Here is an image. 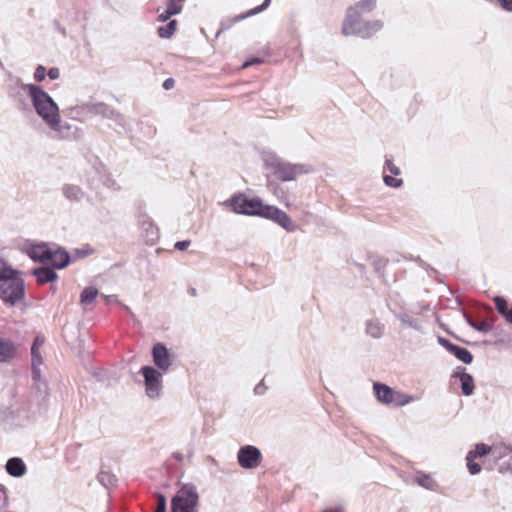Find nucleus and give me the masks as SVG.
Returning <instances> with one entry per match:
<instances>
[{
  "label": "nucleus",
  "instance_id": "obj_1",
  "mask_svg": "<svg viewBox=\"0 0 512 512\" xmlns=\"http://www.w3.org/2000/svg\"><path fill=\"white\" fill-rule=\"evenodd\" d=\"M37 84L24 83L18 76H9L5 90L7 97L13 104L14 108L23 115L32 114L31 87H37Z\"/></svg>",
  "mask_w": 512,
  "mask_h": 512
},
{
  "label": "nucleus",
  "instance_id": "obj_2",
  "mask_svg": "<svg viewBox=\"0 0 512 512\" xmlns=\"http://www.w3.org/2000/svg\"><path fill=\"white\" fill-rule=\"evenodd\" d=\"M383 28L381 20L363 21L361 14L355 8H348L342 25V33L345 36L355 35L366 39L373 36Z\"/></svg>",
  "mask_w": 512,
  "mask_h": 512
},
{
  "label": "nucleus",
  "instance_id": "obj_3",
  "mask_svg": "<svg viewBox=\"0 0 512 512\" xmlns=\"http://www.w3.org/2000/svg\"><path fill=\"white\" fill-rule=\"evenodd\" d=\"M30 105L32 112L39 116V118L46 124L51 125L57 119L60 113L58 104L53 98L41 87H31V101Z\"/></svg>",
  "mask_w": 512,
  "mask_h": 512
},
{
  "label": "nucleus",
  "instance_id": "obj_4",
  "mask_svg": "<svg viewBox=\"0 0 512 512\" xmlns=\"http://www.w3.org/2000/svg\"><path fill=\"white\" fill-rule=\"evenodd\" d=\"M263 162L266 169L270 170L277 179L284 182L293 181L297 176L310 172L306 165L285 162L274 153H265Z\"/></svg>",
  "mask_w": 512,
  "mask_h": 512
},
{
  "label": "nucleus",
  "instance_id": "obj_5",
  "mask_svg": "<svg viewBox=\"0 0 512 512\" xmlns=\"http://www.w3.org/2000/svg\"><path fill=\"white\" fill-rule=\"evenodd\" d=\"M373 392L376 399L387 406L403 407L415 401L414 396L394 390L390 386L380 382H374Z\"/></svg>",
  "mask_w": 512,
  "mask_h": 512
},
{
  "label": "nucleus",
  "instance_id": "obj_6",
  "mask_svg": "<svg viewBox=\"0 0 512 512\" xmlns=\"http://www.w3.org/2000/svg\"><path fill=\"white\" fill-rule=\"evenodd\" d=\"M19 275L8 276L7 279L0 281V299L11 306L22 300L25 295L24 281Z\"/></svg>",
  "mask_w": 512,
  "mask_h": 512
},
{
  "label": "nucleus",
  "instance_id": "obj_7",
  "mask_svg": "<svg viewBox=\"0 0 512 512\" xmlns=\"http://www.w3.org/2000/svg\"><path fill=\"white\" fill-rule=\"evenodd\" d=\"M199 496L193 485H183L172 499V512H197Z\"/></svg>",
  "mask_w": 512,
  "mask_h": 512
},
{
  "label": "nucleus",
  "instance_id": "obj_8",
  "mask_svg": "<svg viewBox=\"0 0 512 512\" xmlns=\"http://www.w3.org/2000/svg\"><path fill=\"white\" fill-rule=\"evenodd\" d=\"M139 373L144 378L145 395L151 400H158L163 394V374L153 366H143Z\"/></svg>",
  "mask_w": 512,
  "mask_h": 512
},
{
  "label": "nucleus",
  "instance_id": "obj_9",
  "mask_svg": "<svg viewBox=\"0 0 512 512\" xmlns=\"http://www.w3.org/2000/svg\"><path fill=\"white\" fill-rule=\"evenodd\" d=\"M496 450H470L467 457V467L472 475L479 473L484 467L485 469H493L498 456L495 455Z\"/></svg>",
  "mask_w": 512,
  "mask_h": 512
},
{
  "label": "nucleus",
  "instance_id": "obj_10",
  "mask_svg": "<svg viewBox=\"0 0 512 512\" xmlns=\"http://www.w3.org/2000/svg\"><path fill=\"white\" fill-rule=\"evenodd\" d=\"M31 422V416L21 407H6L0 410V425L5 429L23 427Z\"/></svg>",
  "mask_w": 512,
  "mask_h": 512
},
{
  "label": "nucleus",
  "instance_id": "obj_11",
  "mask_svg": "<svg viewBox=\"0 0 512 512\" xmlns=\"http://www.w3.org/2000/svg\"><path fill=\"white\" fill-rule=\"evenodd\" d=\"M256 216L274 221L287 232H294L297 229V225L292 222L288 214L275 206L265 205L261 202Z\"/></svg>",
  "mask_w": 512,
  "mask_h": 512
},
{
  "label": "nucleus",
  "instance_id": "obj_12",
  "mask_svg": "<svg viewBox=\"0 0 512 512\" xmlns=\"http://www.w3.org/2000/svg\"><path fill=\"white\" fill-rule=\"evenodd\" d=\"M261 200L258 198H247L243 194L234 195L223 202V205L230 207L237 214L256 216Z\"/></svg>",
  "mask_w": 512,
  "mask_h": 512
},
{
  "label": "nucleus",
  "instance_id": "obj_13",
  "mask_svg": "<svg viewBox=\"0 0 512 512\" xmlns=\"http://www.w3.org/2000/svg\"><path fill=\"white\" fill-rule=\"evenodd\" d=\"M136 218L141 236L145 239L147 244L154 245L160 236L158 226L143 210L138 211Z\"/></svg>",
  "mask_w": 512,
  "mask_h": 512
},
{
  "label": "nucleus",
  "instance_id": "obj_14",
  "mask_svg": "<svg viewBox=\"0 0 512 512\" xmlns=\"http://www.w3.org/2000/svg\"><path fill=\"white\" fill-rule=\"evenodd\" d=\"M95 102L93 101H80L73 105L68 106L64 112L71 120L81 123L86 122L89 118L94 116Z\"/></svg>",
  "mask_w": 512,
  "mask_h": 512
},
{
  "label": "nucleus",
  "instance_id": "obj_15",
  "mask_svg": "<svg viewBox=\"0 0 512 512\" xmlns=\"http://www.w3.org/2000/svg\"><path fill=\"white\" fill-rule=\"evenodd\" d=\"M152 358L156 369L162 373H167L172 366V356L163 343L153 345Z\"/></svg>",
  "mask_w": 512,
  "mask_h": 512
},
{
  "label": "nucleus",
  "instance_id": "obj_16",
  "mask_svg": "<svg viewBox=\"0 0 512 512\" xmlns=\"http://www.w3.org/2000/svg\"><path fill=\"white\" fill-rule=\"evenodd\" d=\"M94 116H100L103 119L112 120L122 129L126 128L125 117L117 110L103 102H95Z\"/></svg>",
  "mask_w": 512,
  "mask_h": 512
},
{
  "label": "nucleus",
  "instance_id": "obj_17",
  "mask_svg": "<svg viewBox=\"0 0 512 512\" xmlns=\"http://www.w3.org/2000/svg\"><path fill=\"white\" fill-rule=\"evenodd\" d=\"M55 123L51 125H47V127L54 134V137L57 139H71L75 137L78 128L73 125L62 122L60 113L57 115V119L54 120Z\"/></svg>",
  "mask_w": 512,
  "mask_h": 512
},
{
  "label": "nucleus",
  "instance_id": "obj_18",
  "mask_svg": "<svg viewBox=\"0 0 512 512\" xmlns=\"http://www.w3.org/2000/svg\"><path fill=\"white\" fill-rule=\"evenodd\" d=\"M270 2H271V0H265V1H263V3L261 5L255 7V8H252L245 13L236 15L233 18L223 19L221 21V29L218 31V34L224 30L230 29L234 24L266 10L268 8V6L270 5Z\"/></svg>",
  "mask_w": 512,
  "mask_h": 512
},
{
  "label": "nucleus",
  "instance_id": "obj_19",
  "mask_svg": "<svg viewBox=\"0 0 512 512\" xmlns=\"http://www.w3.org/2000/svg\"><path fill=\"white\" fill-rule=\"evenodd\" d=\"M26 253L33 261L46 263L51 257V247L46 243L29 244Z\"/></svg>",
  "mask_w": 512,
  "mask_h": 512
},
{
  "label": "nucleus",
  "instance_id": "obj_20",
  "mask_svg": "<svg viewBox=\"0 0 512 512\" xmlns=\"http://www.w3.org/2000/svg\"><path fill=\"white\" fill-rule=\"evenodd\" d=\"M260 460V450H239L238 452V461L243 468L257 467Z\"/></svg>",
  "mask_w": 512,
  "mask_h": 512
},
{
  "label": "nucleus",
  "instance_id": "obj_21",
  "mask_svg": "<svg viewBox=\"0 0 512 512\" xmlns=\"http://www.w3.org/2000/svg\"><path fill=\"white\" fill-rule=\"evenodd\" d=\"M458 370L455 371L452 377H458L461 382V389L465 396H470L473 394L475 386L474 379L471 374L465 372V368L458 367Z\"/></svg>",
  "mask_w": 512,
  "mask_h": 512
},
{
  "label": "nucleus",
  "instance_id": "obj_22",
  "mask_svg": "<svg viewBox=\"0 0 512 512\" xmlns=\"http://www.w3.org/2000/svg\"><path fill=\"white\" fill-rule=\"evenodd\" d=\"M63 196L69 201V202H81L84 197L86 196V193L84 190L75 184L66 183L61 188Z\"/></svg>",
  "mask_w": 512,
  "mask_h": 512
},
{
  "label": "nucleus",
  "instance_id": "obj_23",
  "mask_svg": "<svg viewBox=\"0 0 512 512\" xmlns=\"http://www.w3.org/2000/svg\"><path fill=\"white\" fill-rule=\"evenodd\" d=\"M53 268L63 269L70 263V256L64 249H53L51 248V257L48 259Z\"/></svg>",
  "mask_w": 512,
  "mask_h": 512
},
{
  "label": "nucleus",
  "instance_id": "obj_24",
  "mask_svg": "<svg viewBox=\"0 0 512 512\" xmlns=\"http://www.w3.org/2000/svg\"><path fill=\"white\" fill-rule=\"evenodd\" d=\"M31 358L32 379H39V374H41L40 366L42 365V357L38 349V338L35 339L31 347Z\"/></svg>",
  "mask_w": 512,
  "mask_h": 512
},
{
  "label": "nucleus",
  "instance_id": "obj_25",
  "mask_svg": "<svg viewBox=\"0 0 512 512\" xmlns=\"http://www.w3.org/2000/svg\"><path fill=\"white\" fill-rule=\"evenodd\" d=\"M32 275H34L39 284H46L49 282H53L57 279L58 275L54 271V269L49 267H38L32 270Z\"/></svg>",
  "mask_w": 512,
  "mask_h": 512
},
{
  "label": "nucleus",
  "instance_id": "obj_26",
  "mask_svg": "<svg viewBox=\"0 0 512 512\" xmlns=\"http://www.w3.org/2000/svg\"><path fill=\"white\" fill-rule=\"evenodd\" d=\"M6 471L13 477H21L26 473V465L21 458H10L6 463Z\"/></svg>",
  "mask_w": 512,
  "mask_h": 512
},
{
  "label": "nucleus",
  "instance_id": "obj_27",
  "mask_svg": "<svg viewBox=\"0 0 512 512\" xmlns=\"http://www.w3.org/2000/svg\"><path fill=\"white\" fill-rule=\"evenodd\" d=\"M385 326L378 319H370L366 322V333L374 339L383 336Z\"/></svg>",
  "mask_w": 512,
  "mask_h": 512
},
{
  "label": "nucleus",
  "instance_id": "obj_28",
  "mask_svg": "<svg viewBox=\"0 0 512 512\" xmlns=\"http://www.w3.org/2000/svg\"><path fill=\"white\" fill-rule=\"evenodd\" d=\"M395 316L401 322L402 326L410 327L416 331L422 332L423 327L421 323L417 319L413 318L409 313L399 312L396 313Z\"/></svg>",
  "mask_w": 512,
  "mask_h": 512
},
{
  "label": "nucleus",
  "instance_id": "obj_29",
  "mask_svg": "<svg viewBox=\"0 0 512 512\" xmlns=\"http://www.w3.org/2000/svg\"><path fill=\"white\" fill-rule=\"evenodd\" d=\"M493 301L497 311L506 319L507 322L512 323V307H508L506 299L502 296H495Z\"/></svg>",
  "mask_w": 512,
  "mask_h": 512
},
{
  "label": "nucleus",
  "instance_id": "obj_30",
  "mask_svg": "<svg viewBox=\"0 0 512 512\" xmlns=\"http://www.w3.org/2000/svg\"><path fill=\"white\" fill-rule=\"evenodd\" d=\"M15 356V346L11 341L0 338V363L7 362Z\"/></svg>",
  "mask_w": 512,
  "mask_h": 512
},
{
  "label": "nucleus",
  "instance_id": "obj_31",
  "mask_svg": "<svg viewBox=\"0 0 512 512\" xmlns=\"http://www.w3.org/2000/svg\"><path fill=\"white\" fill-rule=\"evenodd\" d=\"M32 381L37 400L44 401L49 395L47 382L42 379L41 374H39V379H32Z\"/></svg>",
  "mask_w": 512,
  "mask_h": 512
},
{
  "label": "nucleus",
  "instance_id": "obj_32",
  "mask_svg": "<svg viewBox=\"0 0 512 512\" xmlns=\"http://www.w3.org/2000/svg\"><path fill=\"white\" fill-rule=\"evenodd\" d=\"M451 354H453L458 360L465 364H470L473 361L472 353L468 349L460 347L456 344L452 349Z\"/></svg>",
  "mask_w": 512,
  "mask_h": 512
},
{
  "label": "nucleus",
  "instance_id": "obj_33",
  "mask_svg": "<svg viewBox=\"0 0 512 512\" xmlns=\"http://www.w3.org/2000/svg\"><path fill=\"white\" fill-rule=\"evenodd\" d=\"M464 317L467 323L474 328L475 330L483 333H488L493 329L492 324L487 321H475L471 317H469L466 313H464Z\"/></svg>",
  "mask_w": 512,
  "mask_h": 512
},
{
  "label": "nucleus",
  "instance_id": "obj_34",
  "mask_svg": "<svg viewBox=\"0 0 512 512\" xmlns=\"http://www.w3.org/2000/svg\"><path fill=\"white\" fill-rule=\"evenodd\" d=\"M97 296H98V290L96 288L91 287V286L86 287L81 292L80 302L84 306L92 304Z\"/></svg>",
  "mask_w": 512,
  "mask_h": 512
},
{
  "label": "nucleus",
  "instance_id": "obj_35",
  "mask_svg": "<svg viewBox=\"0 0 512 512\" xmlns=\"http://www.w3.org/2000/svg\"><path fill=\"white\" fill-rule=\"evenodd\" d=\"M377 0H360L354 6H350L349 8H355L356 12L360 13H370L376 7Z\"/></svg>",
  "mask_w": 512,
  "mask_h": 512
},
{
  "label": "nucleus",
  "instance_id": "obj_36",
  "mask_svg": "<svg viewBox=\"0 0 512 512\" xmlns=\"http://www.w3.org/2000/svg\"><path fill=\"white\" fill-rule=\"evenodd\" d=\"M20 274V271L12 266L2 257H0V281L7 279L8 276Z\"/></svg>",
  "mask_w": 512,
  "mask_h": 512
},
{
  "label": "nucleus",
  "instance_id": "obj_37",
  "mask_svg": "<svg viewBox=\"0 0 512 512\" xmlns=\"http://www.w3.org/2000/svg\"><path fill=\"white\" fill-rule=\"evenodd\" d=\"M176 27L177 21L171 20L166 25L160 26L157 30V33L160 38L168 39L175 33Z\"/></svg>",
  "mask_w": 512,
  "mask_h": 512
},
{
  "label": "nucleus",
  "instance_id": "obj_38",
  "mask_svg": "<svg viewBox=\"0 0 512 512\" xmlns=\"http://www.w3.org/2000/svg\"><path fill=\"white\" fill-rule=\"evenodd\" d=\"M268 188L280 202L285 204L288 203V195L279 184L269 182Z\"/></svg>",
  "mask_w": 512,
  "mask_h": 512
},
{
  "label": "nucleus",
  "instance_id": "obj_39",
  "mask_svg": "<svg viewBox=\"0 0 512 512\" xmlns=\"http://www.w3.org/2000/svg\"><path fill=\"white\" fill-rule=\"evenodd\" d=\"M416 482L420 486L427 488V489H434V487L436 486L435 481L429 475H425V474L417 476Z\"/></svg>",
  "mask_w": 512,
  "mask_h": 512
},
{
  "label": "nucleus",
  "instance_id": "obj_40",
  "mask_svg": "<svg viewBox=\"0 0 512 512\" xmlns=\"http://www.w3.org/2000/svg\"><path fill=\"white\" fill-rule=\"evenodd\" d=\"M383 180L387 186L392 187V188H399L403 184L402 179L395 178L390 175H385L383 177Z\"/></svg>",
  "mask_w": 512,
  "mask_h": 512
},
{
  "label": "nucleus",
  "instance_id": "obj_41",
  "mask_svg": "<svg viewBox=\"0 0 512 512\" xmlns=\"http://www.w3.org/2000/svg\"><path fill=\"white\" fill-rule=\"evenodd\" d=\"M46 75H47L46 68L43 65H38L35 68L33 77L36 82L40 83L45 80Z\"/></svg>",
  "mask_w": 512,
  "mask_h": 512
},
{
  "label": "nucleus",
  "instance_id": "obj_42",
  "mask_svg": "<svg viewBox=\"0 0 512 512\" xmlns=\"http://www.w3.org/2000/svg\"><path fill=\"white\" fill-rule=\"evenodd\" d=\"M385 169H387L394 176H398L401 173L400 169L394 164L393 160L389 157H386L385 159Z\"/></svg>",
  "mask_w": 512,
  "mask_h": 512
},
{
  "label": "nucleus",
  "instance_id": "obj_43",
  "mask_svg": "<svg viewBox=\"0 0 512 512\" xmlns=\"http://www.w3.org/2000/svg\"><path fill=\"white\" fill-rule=\"evenodd\" d=\"M179 1L177 0H168L167 1V11H174L176 10V14H179L182 10V6L178 4Z\"/></svg>",
  "mask_w": 512,
  "mask_h": 512
},
{
  "label": "nucleus",
  "instance_id": "obj_44",
  "mask_svg": "<svg viewBox=\"0 0 512 512\" xmlns=\"http://www.w3.org/2000/svg\"><path fill=\"white\" fill-rule=\"evenodd\" d=\"M438 343L443 346L447 351H449L451 353L452 349L454 348L455 344H453L452 342H450L448 339L442 337V336H439L438 337Z\"/></svg>",
  "mask_w": 512,
  "mask_h": 512
},
{
  "label": "nucleus",
  "instance_id": "obj_45",
  "mask_svg": "<svg viewBox=\"0 0 512 512\" xmlns=\"http://www.w3.org/2000/svg\"><path fill=\"white\" fill-rule=\"evenodd\" d=\"M262 63H264V60H263L262 58H260V57H255V58H252V59H250V60L245 61V62L242 64L241 68H242V69H246V68H248V67H250V66H252V65H258V64H262Z\"/></svg>",
  "mask_w": 512,
  "mask_h": 512
},
{
  "label": "nucleus",
  "instance_id": "obj_46",
  "mask_svg": "<svg viewBox=\"0 0 512 512\" xmlns=\"http://www.w3.org/2000/svg\"><path fill=\"white\" fill-rule=\"evenodd\" d=\"M155 512H166V499L162 494L158 495V503Z\"/></svg>",
  "mask_w": 512,
  "mask_h": 512
},
{
  "label": "nucleus",
  "instance_id": "obj_47",
  "mask_svg": "<svg viewBox=\"0 0 512 512\" xmlns=\"http://www.w3.org/2000/svg\"><path fill=\"white\" fill-rule=\"evenodd\" d=\"M176 15V10L174 11H167L164 10L162 13L158 15V22H166L171 16Z\"/></svg>",
  "mask_w": 512,
  "mask_h": 512
},
{
  "label": "nucleus",
  "instance_id": "obj_48",
  "mask_svg": "<svg viewBox=\"0 0 512 512\" xmlns=\"http://www.w3.org/2000/svg\"><path fill=\"white\" fill-rule=\"evenodd\" d=\"M47 76L51 80H57L60 77V70L57 67H52L47 71Z\"/></svg>",
  "mask_w": 512,
  "mask_h": 512
},
{
  "label": "nucleus",
  "instance_id": "obj_49",
  "mask_svg": "<svg viewBox=\"0 0 512 512\" xmlns=\"http://www.w3.org/2000/svg\"><path fill=\"white\" fill-rule=\"evenodd\" d=\"M191 244V241L190 240H182V241H177L174 245V247L180 251H184L186 250Z\"/></svg>",
  "mask_w": 512,
  "mask_h": 512
},
{
  "label": "nucleus",
  "instance_id": "obj_50",
  "mask_svg": "<svg viewBox=\"0 0 512 512\" xmlns=\"http://www.w3.org/2000/svg\"><path fill=\"white\" fill-rule=\"evenodd\" d=\"M504 11L512 12V0H497Z\"/></svg>",
  "mask_w": 512,
  "mask_h": 512
},
{
  "label": "nucleus",
  "instance_id": "obj_51",
  "mask_svg": "<svg viewBox=\"0 0 512 512\" xmlns=\"http://www.w3.org/2000/svg\"><path fill=\"white\" fill-rule=\"evenodd\" d=\"M266 390H267L266 385L264 384V382H263V381H260V382L255 386V388H254V393H255L256 395H263V394H265Z\"/></svg>",
  "mask_w": 512,
  "mask_h": 512
},
{
  "label": "nucleus",
  "instance_id": "obj_52",
  "mask_svg": "<svg viewBox=\"0 0 512 512\" xmlns=\"http://www.w3.org/2000/svg\"><path fill=\"white\" fill-rule=\"evenodd\" d=\"M174 84H175L174 79H172V78H168V79H166V80L164 81V83H163V88H164L165 90H170V89H172V88L174 87Z\"/></svg>",
  "mask_w": 512,
  "mask_h": 512
},
{
  "label": "nucleus",
  "instance_id": "obj_53",
  "mask_svg": "<svg viewBox=\"0 0 512 512\" xmlns=\"http://www.w3.org/2000/svg\"><path fill=\"white\" fill-rule=\"evenodd\" d=\"M474 448H491V447L484 443H477V444H475Z\"/></svg>",
  "mask_w": 512,
  "mask_h": 512
},
{
  "label": "nucleus",
  "instance_id": "obj_54",
  "mask_svg": "<svg viewBox=\"0 0 512 512\" xmlns=\"http://www.w3.org/2000/svg\"><path fill=\"white\" fill-rule=\"evenodd\" d=\"M105 298H106V301H107L108 303H110L112 300H114L115 296H113V295H111V296H105Z\"/></svg>",
  "mask_w": 512,
  "mask_h": 512
},
{
  "label": "nucleus",
  "instance_id": "obj_55",
  "mask_svg": "<svg viewBox=\"0 0 512 512\" xmlns=\"http://www.w3.org/2000/svg\"><path fill=\"white\" fill-rule=\"evenodd\" d=\"M241 448H247V449H250V448H256L255 446L253 445H246V446H242Z\"/></svg>",
  "mask_w": 512,
  "mask_h": 512
},
{
  "label": "nucleus",
  "instance_id": "obj_56",
  "mask_svg": "<svg viewBox=\"0 0 512 512\" xmlns=\"http://www.w3.org/2000/svg\"><path fill=\"white\" fill-rule=\"evenodd\" d=\"M324 512H340V510H338V509H330V510H326Z\"/></svg>",
  "mask_w": 512,
  "mask_h": 512
},
{
  "label": "nucleus",
  "instance_id": "obj_57",
  "mask_svg": "<svg viewBox=\"0 0 512 512\" xmlns=\"http://www.w3.org/2000/svg\"><path fill=\"white\" fill-rule=\"evenodd\" d=\"M419 307H420L421 310H427L428 309V307L426 305H420Z\"/></svg>",
  "mask_w": 512,
  "mask_h": 512
}]
</instances>
